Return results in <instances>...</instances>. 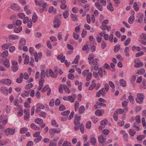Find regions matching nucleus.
Segmentation results:
<instances>
[{"mask_svg":"<svg viewBox=\"0 0 146 146\" xmlns=\"http://www.w3.org/2000/svg\"><path fill=\"white\" fill-rule=\"evenodd\" d=\"M12 44L10 43H7L5 44H3L2 47V49L3 50H5L6 49H7L9 47H10Z\"/></svg>","mask_w":146,"mask_h":146,"instance_id":"obj_11","label":"nucleus"},{"mask_svg":"<svg viewBox=\"0 0 146 146\" xmlns=\"http://www.w3.org/2000/svg\"><path fill=\"white\" fill-rule=\"evenodd\" d=\"M141 38L146 40V34L142 33L140 35Z\"/></svg>","mask_w":146,"mask_h":146,"instance_id":"obj_50","label":"nucleus"},{"mask_svg":"<svg viewBox=\"0 0 146 146\" xmlns=\"http://www.w3.org/2000/svg\"><path fill=\"white\" fill-rule=\"evenodd\" d=\"M145 138V136L144 135H138L137 137V139L139 141H140Z\"/></svg>","mask_w":146,"mask_h":146,"instance_id":"obj_40","label":"nucleus"},{"mask_svg":"<svg viewBox=\"0 0 146 146\" xmlns=\"http://www.w3.org/2000/svg\"><path fill=\"white\" fill-rule=\"evenodd\" d=\"M86 33L87 31L85 29H83V30L81 35L82 38H84L85 36L86 35Z\"/></svg>","mask_w":146,"mask_h":146,"instance_id":"obj_49","label":"nucleus"},{"mask_svg":"<svg viewBox=\"0 0 146 146\" xmlns=\"http://www.w3.org/2000/svg\"><path fill=\"white\" fill-rule=\"evenodd\" d=\"M42 138V137L41 136H39L37 138H36L34 140V142L36 143L40 141Z\"/></svg>","mask_w":146,"mask_h":146,"instance_id":"obj_39","label":"nucleus"},{"mask_svg":"<svg viewBox=\"0 0 146 146\" xmlns=\"http://www.w3.org/2000/svg\"><path fill=\"white\" fill-rule=\"evenodd\" d=\"M71 17L73 21H78V18L76 15L71 14Z\"/></svg>","mask_w":146,"mask_h":146,"instance_id":"obj_37","label":"nucleus"},{"mask_svg":"<svg viewBox=\"0 0 146 146\" xmlns=\"http://www.w3.org/2000/svg\"><path fill=\"white\" fill-rule=\"evenodd\" d=\"M95 5L97 8L99 10L101 11H103L102 6L101 5L100 1L96 2L95 3Z\"/></svg>","mask_w":146,"mask_h":146,"instance_id":"obj_8","label":"nucleus"},{"mask_svg":"<svg viewBox=\"0 0 146 146\" xmlns=\"http://www.w3.org/2000/svg\"><path fill=\"white\" fill-rule=\"evenodd\" d=\"M120 48V45L119 44H118L115 46L114 48V51L115 52H117L119 50Z\"/></svg>","mask_w":146,"mask_h":146,"instance_id":"obj_42","label":"nucleus"},{"mask_svg":"<svg viewBox=\"0 0 146 146\" xmlns=\"http://www.w3.org/2000/svg\"><path fill=\"white\" fill-rule=\"evenodd\" d=\"M68 78L71 80H73L74 78V75L70 73L68 74Z\"/></svg>","mask_w":146,"mask_h":146,"instance_id":"obj_59","label":"nucleus"},{"mask_svg":"<svg viewBox=\"0 0 146 146\" xmlns=\"http://www.w3.org/2000/svg\"><path fill=\"white\" fill-rule=\"evenodd\" d=\"M135 120L136 122L138 123H139L141 122V117L139 115H137L136 116L135 118Z\"/></svg>","mask_w":146,"mask_h":146,"instance_id":"obj_26","label":"nucleus"},{"mask_svg":"<svg viewBox=\"0 0 146 146\" xmlns=\"http://www.w3.org/2000/svg\"><path fill=\"white\" fill-rule=\"evenodd\" d=\"M48 85H45L44 87L43 88L42 91L43 92H44L45 91H46V90H48V88H49L48 87Z\"/></svg>","mask_w":146,"mask_h":146,"instance_id":"obj_62","label":"nucleus"},{"mask_svg":"<svg viewBox=\"0 0 146 146\" xmlns=\"http://www.w3.org/2000/svg\"><path fill=\"white\" fill-rule=\"evenodd\" d=\"M91 126V122L90 121L87 122L86 124V126L87 128L89 129L90 128Z\"/></svg>","mask_w":146,"mask_h":146,"instance_id":"obj_47","label":"nucleus"},{"mask_svg":"<svg viewBox=\"0 0 146 146\" xmlns=\"http://www.w3.org/2000/svg\"><path fill=\"white\" fill-rule=\"evenodd\" d=\"M145 72V70L143 68H141L138 70L137 72V73L140 75H143Z\"/></svg>","mask_w":146,"mask_h":146,"instance_id":"obj_33","label":"nucleus"},{"mask_svg":"<svg viewBox=\"0 0 146 146\" xmlns=\"http://www.w3.org/2000/svg\"><path fill=\"white\" fill-rule=\"evenodd\" d=\"M133 7L134 10L136 11H138L139 10V7L136 2H135L133 5Z\"/></svg>","mask_w":146,"mask_h":146,"instance_id":"obj_20","label":"nucleus"},{"mask_svg":"<svg viewBox=\"0 0 146 146\" xmlns=\"http://www.w3.org/2000/svg\"><path fill=\"white\" fill-rule=\"evenodd\" d=\"M87 21V23L90 24L91 23L90 17L89 14H87L86 15Z\"/></svg>","mask_w":146,"mask_h":146,"instance_id":"obj_60","label":"nucleus"},{"mask_svg":"<svg viewBox=\"0 0 146 146\" xmlns=\"http://www.w3.org/2000/svg\"><path fill=\"white\" fill-rule=\"evenodd\" d=\"M66 108L64 106L63 104H61L59 107V110L60 111H63L65 110Z\"/></svg>","mask_w":146,"mask_h":146,"instance_id":"obj_53","label":"nucleus"},{"mask_svg":"<svg viewBox=\"0 0 146 146\" xmlns=\"http://www.w3.org/2000/svg\"><path fill=\"white\" fill-rule=\"evenodd\" d=\"M59 22L60 23H61V21L60 19L59 18H57V17H55V18L54 19V23H59Z\"/></svg>","mask_w":146,"mask_h":146,"instance_id":"obj_44","label":"nucleus"},{"mask_svg":"<svg viewBox=\"0 0 146 146\" xmlns=\"http://www.w3.org/2000/svg\"><path fill=\"white\" fill-rule=\"evenodd\" d=\"M49 76H51L54 77V78H56L57 77V75H56L55 76H54V75L53 72L51 69H49Z\"/></svg>","mask_w":146,"mask_h":146,"instance_id":"obj_41","label":"nucleus"},{"mask_svg":"<svg viewBox=\"0 0 146 146\" xmlns=\"http://www.w3.org/2000/svg\"><path fill=\"white\" fill-rule=\"evenodd\" d=\"M51 123L52 125L54 127H58V125L56 123V121L54 120H53L51 121Z\"/></svg>","mask_w":146,"mask_h":146,"instance_id":"obj_52","label":"nucleus"},{"mask_svg":"<svg viewBox=\"0 0 146 146\" xmlns=\"http://www.w3.org/2000/svg\"><path fill=\"white\" fill-rule=\"evenodd\" d=\"M95 114L96 116H101L102 115L101 111L100 110H97L95 112Z\"/></svg>","mask_w":146,"mask_h":146,"instance_id":"obj_43","label":"nucleus"},{"mask_svg":"<svg viewBox=\"0 0 146 146\" xmlns=\"http://www.w3.org/2000/svg\"><path fill=\"white\" fill-rule=\"evenodd\" d=\"M135 20V17L134 15H131L128 18V22L132 24L134 22Z\"/></svg>","mask_w":146,"mask_h":146,"instance_id":"obj_16","label":"nucleus"},{"mask_svg":"<svg viewBox=\"0 0 146 146\" xmlns=\"http://www.w3.org/2000/svg\"><path fill=\"white\" fill-rule=\"evenodd\" d=\"M135 63L134 66L135 68H139L142 67L143 65V63L140 61V60L139 58L135 59L134 60Z\"/></svg>","mask_w":146,"mask_h":146,"instance_id":"obj_2","label":"nucleus"},{"mask_svg":"<svg viewBox=\"0 0 146 146\" xmlns=\"http://www.w3.org/2000/svg\"><path fill=\"white\" fill-rule=\"evenodd\" d=\"M85 110L84 107L83 106H80L78 109V113L79 114H81Z\"/></svg>","mask_w":146,"mask_h":146,"instance_id":"obj_13","label":"nucleus"},{"mask_svg":"<svg viewBox=\"0 0 146 146\" xmlns=\"http://www.w3.org/2000/svg\"><path fill=\"white\" fill-rule=\"evenodd\" d=\"M110 26L108 27L107 25H104L103 24H102V27L101 28L103 30L106 29L108 31H109L110 30Z\"/></svg>","mask_w":146,"mask_h":146,"instance_id":"obj_12","label":"nucleus"},{"mask_svg":"<svg viewBox=\"0 0 146 146\" xmlns=\"http://www.w3.org/2000/svg\"><path fill=\"white\" fill-rule=\"evenodd\" d=\"M128 99L130 103L133 104L135 102L134 99L132 95H130L128 97Z\"/></svg>","mask_w":146,"mask_h":146,"instance_id":"obj_24","label":"nucleus"},{"mask_svg":"<svg viewBox=\"0 0 146 146\" xmlns=\"http://www.w3.org/2000/svg\"><path fill=\"white\" fill-rule=\"evenodd\" d=\"M73 35L75 39L77 40L78 39L79 37V35L78 34L74 33L73 34Z\"/></svg>","mask_w":146,"mask_h":146,"instance_id":"obj_51","label":"nucleus"},{"mask_svg":"<svg viewBox=\"0 0 146 146\" xmlns=\"http://www.w3.org/2000/svg\"><path fill=\"white\" fill-rule=\"evenodd\" d=\"M141 122L143 126L144 127L146 126V122L144 117L142 118Z\"/></svg>","mask_w":146,"mask_h":146,"instance_id":"obj_58","label":"nucleus"},{"mask_svg":"<svg viewBox=\"0 0 146 146\" xmlns=\"http://www.w3.org/2000/svg\"><path fill=\"white\" fill-rule=\"evenodd\" d=\"M56 143L55 142L54 140L51 141L49 143V146H56Z\"/></svg>","mask_w":146,"mask_h":146,"instance_id":"obj_64","label":"nucleus"},{"mask_svg":"<svg viewBox=\"0 0 146 146\" xmlns=\"http://www.w3.org/2000/svg\"><path fill=\"white\" fill-rule=\"evenodd\" d=\"M127 110L126 108H124L122 109L121 108H119L117 109L116 111H115L117 113H119L120 114H122L123 112H127Z\"/></svg>","mask_w":146,"mask_h":146,"instance_id":"obj_9","label":"nucleus"},{"mask_svg":"<svg viewBox=\"0 0 146 146\" xmlns=\"http://www.w3.org/2000/svg\"><path fill=\"white\" fill-rule=\"evenodd\" d=\"M128 132L131 137L134 136L136 133V131L134 130L130 129L129 130Z\"/></svg>","mask_w":146,"mask_h":146,"instance_id":"obj_14","label":"nucleus"},{"mask_svg":"<svg viewBox=\"0 0 146 146\" xmlns=\"http://www.w3.org/2000/svg\"><path fill=\"white\" fill-rule=\"evenodd\" d=\"M11 8L15 11H17L19 10L20 8L19 5L16 3H13L11 4Z\"/></svg>","mask_w":146,"mask_h":146,"instance_id":"obj_5","label":"nucleus"},{"mask_svg":"<svg viewBox=\"0 0 146 146\" xmlns=\"http://www.w3.org/2000/svg\"><path fill=\"white\" fill-rule=\"evenodd\" d=\"M136 77L135 76H133L131 78V86L134 87L135 86L134 82L136 79Z\"/></svg>","mask_w":146,"mask_h":146,"instance_id":"obj_17","label":"nucleus"},{"mask_svg":"<svg viewBox=\"0 0 146 146\" xmlns=\"http://www.w3.org/2000/svg\"><path fill=\"white\" fill-rule=\"evenodd\" d=\"M22 30V27H19L15 29L14 30V31L16 33H18L21 32Z\"/></svg>","mask_w":146,"mask_h":146,"instance_id":"obj_22","label":"nucleus"},{"mask_svg":"<svg viewBox=\"0 0 146 146\" xmlns=\"http://www.w3.org/2000/svg\"><path fill=\"white\" fill-rule=\"evenodd\" d=\"M33 86L32 83H30L27 85L25 86V88L26 89H28L31 88Z\"/></svg>","mask_w":146,"mask_h":146,"instance_id":"obj_46","label":"nucleus"},{"mask_svg":"<svg viewBox=\"0 0 146 146\" xmlns=\"http://www.w3.org/2000/svg\"><path fill=\"white\" fill-rule=\"evenodd\" d=\"M96 85V84L95 83H93V84L92 85H91L89 87V90H93L94 88L95 87Z\"/></svg>","mask_w":146,"mask_h":146,"instance_id":"obj_63","label":"nucleus"},{"mask_svg":"<svg viewBox=\"0 0 146 146\" xmlns=\"http://www.w3.org/2000/svg\"><path fill=\"white\" fill-rule=\"evenodd\" d=\"M63 89L65 90L68 93H70V90H69L68 87L65 85H63Z\"/></svg>","mask_w":146,"mask_h":146,"instance_id":"obj_32","label":"nucleus"},{"mask_svg":"<svg viewBox=\"0 0 146 146\" xmlns=\"http://www.w3.org/2000/svg\"><path fill=\"white\" fill-rule=\"evenodd\" d=\"M4 65L6 68H8L10 66V64L9 60L6 59L4 63Z\"/></svg>","mask_w":146,"mask_h":146,"instance_id":"obj_27","label":"nucleus"},{"mask_svg":"<svg viewBox=\"0 0 146 146\" xmlns=\"http://www.w3.org/2000/svg\"><path fill=\"white\" fill-rule=\"evenodd\" d=\"M56 9H54V7L53 6H51L49 9L48 12L50 13H52L53 11L54 12V13L56 14Z\"/></svg>","mask_w":146,"mask_h":146,"instance_id":"obj_25","label":"nucleus"},{"mask_svg":"<svg viewBox=\"0 0 146 146\" xmlns=\"http://www.w3.org/2000/svg\"><path fill=\"white\" fill-rule=\"evenodd\" d=\"M36 13H34V15L33 16L32 19L33 22L35 23L37 20L38 16L35 14Z\"/></svg>","mask_w":146,"mask_h":146,"instance_id":"obj_38","label":"nucleus"},{"mask_svg":"<svg viewBox=\"0 0 146 146\" xmlns=\"http://www.w3.org/2000/svg\"><path fill=\"white\" fill-rule=\"evenodd\" d=\"M8 53L7 50H5L3 51L1 54V56L3 57H6L8 55Z\"/></svg>","mask_w":146,"mask_h":146,"instance_id":"obj_34","label":"nucleus"},{"mask_svg":"<svg viewBox=\"0 0 146 146\" xmlns=\"http://www.w3.org/2000/svg\"><path fill=\"white\" fill-rule=\"evenodd\" d=\"M25 115L24 116V119L25 120H27L29 117L30 115V110H28V111L27 112L25 113Z\"/></svg>","mask_w":146,"mask_h":146,"instance_id":"obj_19","label":"nucleus"},{"mask_svg":"<svg viewBox=\"0 0 146 146\" xmlns=\"http://www.w3.org/2000/svg\"><path fill=\"white\" fill-rule=\"evenodd\" d=\"M108 123V120L105 119L102 120L101 122V124L103 126H105Z\"/></svg>","mask_w":146,"mask_h":146,"instance_id":"obj_36","label":"nucleus"},{"mask_svg":"<svg viewBox=\"0 0 146 146\" xmlns=\"http://www.w3.org/2000/svg\"><path fill=\"white\" fill-rule=\"evenodd\" d=\"M144 98V96L142 93H138L137 94V98L136 101L137 103L139 104L143 103Z\"/></svg>","mask_w":146,"mask_h":146,"instance_id":"obj_1","label":"nucleus"},{"mask_svg":"<svg viewBox=\"0 0 146 146\" xmlns=\"http://www.w3.org/2000/svg\"><path fill=\"white\" fill-rule=\"evenodd\" d=\"M90 141L91 144L92 145H94L96 143V139L95 137H93L90 138Z\"/></svg>","mask_w":146,"mask_h":146,"instance_id":"obj_30","label":"nucleus"},{"mask_svg":"<svg viewBox=\"0 0 146 146\" xmlns=\"http://www.w3.org/2000/svg\"><path fill=\"white\" fill-rule=\"evenodd\" d=\"M119 83L120 85L123 87H125L126 86L125 81L123 79H121L119 80Z\"/></svg>","mask_w":146,"mask_h":146,"instance_id":"obj_18","label":"nucleus"},{"mask_svg":"<svg viewBox=\"0 0 146 146\" xmlns=\"http://www.w3.org/2000/svg\"><path fill=\"white\" fill-rule=\"evenodd\" d=\"M68 11H66L64 12L63 13V15L65 19L67 18L68 16Z\"/></svg>","mask_w":146,"mask_h":146,"instance_id":"obj_54","label":"nucleus"},{"mask_svg":"<svg viewBox=\"0 0 146 146\" xmlns=\"http://www.w3.org/2000/svg\"><path fill=\"white\" fill-rule=\"evenodd\" d=\"M0 83L8 85H10L11 84V80L9 79H2L0 81Z\"/></svg>","mask_w":146,"mask_h":146,"instance_id":"obj_4","label":"nucleus"},{"mask_svg":"<svg viewBox=\"0 0 146 146\" xmlns=\"http://www.w3.org/2000/svg\"><path fill=\"white\" fill-rule=\"evenodd\" d=\"M98 140L99 142L101 143H104L105 142V139L104 137V136L100 135L98 136Z\"/></svg>","mask_w":146,"mask_h":146,"instance_id":"obj_10","label":"nucleus"},{"mask_svg":"<svg viewBox=\"0 0 146 146\" xmlns=\"http://www.w3.org/2000/svg\"><path fill=\"white\" fill-rule=\"evenodd\" d=\"M133 126L135 129L137 131H139L140 130L139 125L138 124H137L136 123H134L133 124Z\"/></svg>","mask_w":146,"mask_h":146,"instance_id":"obj_29","label":"nucleus"},{"mask_svg":"<svg viewBox=\"0 0 146 146\" xmlns=\"http://www.w3.org/2000/svg\"><path fill=\"white\" fill-rule=\"evenodd\" d=\"M92 76V73L90 72L89 74L87 76L86 80L87 81H89L91 79Z\"/></svg>","mask_w":146,"mask_h":146,"instance_id":"obj_55","label":"nucleus"},{"mask_svg":"<svg viewBox=\"0 0 146 146\" xmlns=\"http://www.w3.org/2000/svg\"><path fill=\"white\" fill-rule=\"evenodd\" d=\"M28 130L27 127H25L22 128L20 130V133H24L26 132Z\"/></svg>","mask_w":146,"mask_h":146,"instance_id":"obj_35","label":"nucleus"},{"mask_svg":"<svg viewBox=\"0 0 146 146\" xmlns=\"http://www.w3.org/2000/svg\"><path fill=\"white\" fill-rule=\"evenodd\" d=\"M9 38L11 40H15L18 39L19 37L18 36L14 35H9Z\"/></svg>","mask_w":146,"mask_h":146,"instance_id":"obj_23","label":"nucleus"},{"mask_svg":"<svg viewBox=\"0 0 146 146\" xmlns=\"http://www.w3.org/2000/svg\"><path fill=\"white\" fill-rule=\"evenodd\" d=\"M79 128H80V130L82 133H83L84 132V125L83 123H81L80 127H79Z\"/></svg>","mask_w":146,"mask_h":146,"instance_id":"obj_45","label":"nucleus"},{"mask_svg":"<svg viewBox=\"0 0 146 146\" xmlns=\"http://www.w3.org/2000/svg\"><path fill=\"white\" fill-rule=\"evenodd\" d=\"M35 122L36 123L40 124L43 122V120L40 118H37L35 119Z\"/></svg>","mask_w":146,"mask_h":146,"instance_id":"obj_28","label":"nucleus"},{"mask_svg":"<svg viewBox=\"0 0 146 146\" xmlns=\"http://www.w3.org/2000/svg\"><path fill=\"white\" fill-rule=\"evenodd\" d=\"M5 132L6 133H8L9 134L13 135L15 132V129L14 128L12 129L8 128L5 130Z\"/></svg>","mask_w":146,"mask_h":146,"instance_id":"obj_6","label":"nucleus"},{"mask_svg":"<svg viewBox=\"0 0 146 146\" xmlns=\"http://www.w3.org/2000/svg\"><path fill=\"white\" fill-rule=\"evenodd\" d=\"M70 113V111L68 110L64 111L62 112L61 113V114L63 115L66 116L68 115Z\"/></svg>","mask_w":146,"mask_h":146,"instance_id":"obj_48","label":"nucleus"},{"mask_svg":"<svg viewBox=\"0 0 146 146\" xmlns=\"http://www.w3.org/2000/svg\"><path fill=\"white\" fill-rule=\"evenodd\" d=\"M25 92L26 93H22L21 94V96L23 98H25L26 96H28L29 95V93L26 91H25Z\"/></svg>","mask_w":146,"mask_h":146,"instance_id":"obj_61","label":"nucleus"},{"mask_svg":"<svg viewBox=\"0 0 146 146\" xmlns=\"http://www.w3.org/2000/svg\"><path fill=\"white\" fill-rule=\"evenodd\" d=\"M108 9L110 10L112 12L113 11V8L112 5V3L110 1V3L107 6Z\"/></svg>","mask_w":146,"mask_h":146,"instance_id":"obj_15","label":"nucleus"},{"mask_svg":"<svg viewBox=\"0 0 146 146\" xmlns=\"http://www.w3.org/2000/svg\"><path fill=\"white\" fill-rule=\"evenodd\" d=\"M60 131L59 129L58 131L56 129H50L49 130V133L52 136H53L54 135V133H60Z\"/></svg>","mask_w":146,"mask_h":146,"instance_id":"obj_7","label":"nucleus"},{"mask_svg":"<svg viewBox=\"0 0 146 146\" xmlns=\"http://www.w3.org/2000/svg\"><path fill=\"white\" fill-rule=\"evenodd\" d=\"M144 52L142 51H140L137 52L136 54V57H139L144 54Z\"/></svg>","mask_w":146,"mask_h":146,"instance_id":"obj_57","label":"nucleus"},{"mask_svg":"<svg viewBox=\"0 0 146 146\" xmlns=\"http://www.w3.org/2000/svg\"><path fill=\"white\" fill-rule=\"evenodd\" d=\"M31 127L33 129L35 130H39L40 128L36 126L35 124L34 123H32L31 125Z\"/></svg>","mask_w":146,"mask_h":146,"instance_id":"obj_21","label":"nucleus"},{"mask_svg":"<svg viewBox=\"0 0 146 146\" xmlns=\"http://www.w3.org/2000/svg\"><path fill=\"white\" fill-rule=\"evenodd\" d=\"M94 58V55L93 54H91L88 56V59L89 60V63L91 64V60Z\"/></svg>","mask_w":146,"mask_h":146,"instance_id":"obj_31","label":"nucleus"},{"mask_svg":"<svg viewBox=\"0 0 146 146\" xmlns=\"http://www.w3.org/2000/svg\"><path fill=\"white\" fill-rule=\"evenodd\" d=\"M12 65L11 67L12 70L14 72H15L18 69V63L16 61L13 60L12 61Z\"/></svg>","mask_w":146,"mask_h":146,"instance_id":"obj_3","label":"nucleus"},{"mask_svg":"<svg viewBox=\"0 0 146 146\" xmlns=\"http://www.w3.org/2000/svg\"><path fill=\"white\" fill-rule=\"evenodd\" d=\"M102 68H100L99 69L98 73L99 74V76L101 77H102L103 76L102 74Z\"/></svg>","mask_w":146,"mask_h":146,"instance_id":"obj_56","label":"nucleus"}]
</instances>
